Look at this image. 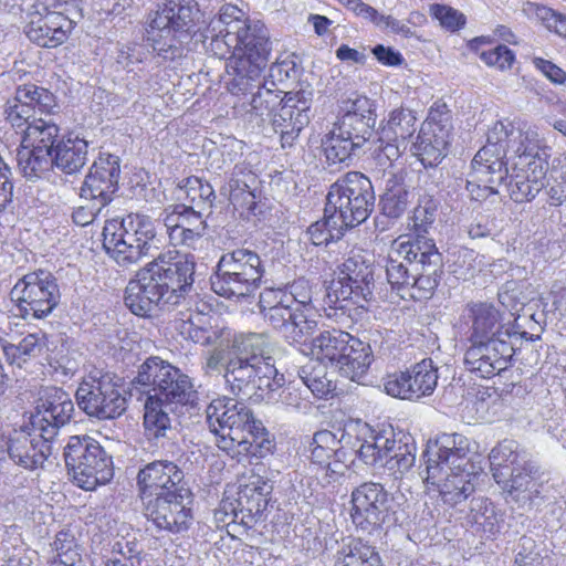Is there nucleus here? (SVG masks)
I'll return each instance as SVG.
<instances>
[{"label": "nucleus", "instance_id": "obj_1", "mask_svg": "<svg viewBox=\"0 0 566 566\" xmlns=\"http://www.w3.org/2000/svg\"><path fill=\"white\" fill-rule=\"evenodd\" d=\"M207 51L219 59L229 55L227 90L247 97L262 82L271 54L270 33L261 21H250L237 6L226 3L200 33Z\"/></svg>", "mask_w": 566, "mask_h": 566}, {"label": "nucleus", "instance_id": "obj_2", "mask_svg": "<svg viewBox=\"0 0 566 566\" xmlns=\"http://www.w3.org/2000/svg\"><path fill=\"white\" fill-rule=\"evenodd\" d=\"M193 274V255L175 250L161 253L128 282L125 304L139 316L148 315L156 306L176 305L191 287Z\"/></svg>", "mask_w": 566, "mask_h": 566}, {"label": "nucleus", "instance_id": "obj_3", "mask_svg": "<svg viewBox=\"0 0 566 566\" xmlns=\"http://www.w3.org/2000/svg\"><path fill=\"white\" fill-rule=\"evenodd\" d=\"M148 387L144 424H169L196 408L197 392L190 378L170 363L151 356L138 368L134 380Z\"/></svg>", "mask_w": 566, "mask_h": 566}, {"label": "nucleus", "instance_id": "obj_4", "mask_svg": "<svg viewBox=\"0 0 566 566\" xmlns=\"http://www.w3.org/2000/svg\"><path fill=\"white\" fill-rule=\"evenodd\" d=\"M441 273V254L431 239L400 242L386 264L388 282L416 301L433 295Z\"/></svg>", "mask_w": 566, "mask_h": 566}, {"label": "nucleus", "instance_id": "obj_5", "mask_svg": "<svg viewBox=\"0 0 566 566\" xmlns=\"http://www.w3.org/2000/svg\"><path fill=\"white\" fill-rule=\"evenodd\" d=\"M82 18L77 0L36 2L25 13L23 31L33 44L55 49L69 40Z\"/></svg>", "mask_w": 566, "mask_h": 566}, {"label": "nucleus", "instance_id": "obj_6", "mask_svg": "<svg viewBox=\"0 0 566 566\" xmlns=\"http://www.w3.org/2000/svg\"><path fill=\"white\" fill-rule=\"evenodd\" d=\"M155 239L150 218L143 214H127L122 219L108 220L103 229L105 251L123 266L137 263L148 255Z\"/></svg>", "mask_w": 566, "mask_h": 566}, {"label": "nucleus", "instance_id": "obj_7", "mask_svg": "<svg viewBox=\"0 0 566 566\" xmlns=\"http://www.w3.org/2000/svg\"><path fill=\"white\" fill-rule=\"evenodd\" d=\"M374 206L375 193L369 178L361 172L350 171L331 186L325 211L333 213L347 229L364 222Z\"/></svg>", "mask_w": 566, "mask_h": 566}, {"label": "nucleus", "instance_id": "obj_8", "mask_svg": "<svg viewBox=\"0 0 566 566\" xmlns=\"http://www.w3.org/2000/svg\"><path fill=\"white\" fill-rule=\"evenodd\" d=\"M64 461L73 482L85 491L105 485L114 476L112 457L87 436H72L69 439Z\"/></svg>", "mask_w": 566, "mask_h": 566}, {"label": "nucleus", "instance_id": "obj_9", "mask_svg": "<svg viewBox=\"0 0 566 566\" xmlns=\"http://www.w3.org/2000/svg\"><path fill=\"white\" fill-rule=\"evenodd\" d=\"M223 378L233 395H256L261 399H270V394L284 385V376L277 373L274 363L259 365L232 354L226 364Z\"/></svg>", "mask_w": 566, "mask_h": 566}, {"label": "nucleus", "instance_id": "obj_10", "mask_svg": "<svg viewBox=\"0 0 566 566\" xmlns=\"http://www.w3.org/2000/svg\"><path fill=\"white\" fill-rule=\"evenodd\" d=\"M60 128L51 119H33L21 137L17 153L20 170L27 178L40 177L52 167V154L59 140Z\"/></svg>", "mask_w": 566, "mask_h": 566}, {"label": "nucleus", "instance_id": "obj_11", "mask_svg": "<svg viewBox=\"0 0 566 566\" xmlns=\"http://www.w3.org/2000/svg\"><path fill=\"white\" fill-rule=\"evenodd\" d=\"M18 302L19 315L24 318L46 317L60 301V291L55 277L46 271L25 274L11 291Z\"/></svg>", "mask_w": 566, "mask_h": 566}, {"label": "nucleus", "instance_id": "obj_12", "mask_svg": "<svg viewBox=\"0 0 566 566\" xmlns=\"http://www.w3.org/2000/svg\"><path fill=\"white\" fill-rule=\"evenodd\" d=\"M374 269L369 255L352 250L340 265V276L335 283L337 300L352 301L364 308L374 298Z\"/></svg>", "mask_w": 566, "mask_h": 566}, {"label": "nucleus", "instance_id": "obj_13", "mask_svg": "<svg viewBox=\"0 0 566 566\" xmlns=\"http://www.w3.org/2000/svg\"><path fill=\"white\" fill-rule=\"evenodd\" d=\"M199 13L196 0H165L149 22V39L154 42L168 40V46H176L178 38L187 36Z\"/></svg>", "mask_w": 566, "mask_h": 566}, {"label": "nucleus", "instance_id": "obj_14", "mask_svg": "<svg viewBox=\"0 0 566 566\" xmlns=\"http://www.w3.org/2000/svg\"><path fill=\"white\" fill-rule=\"evenodd\" d=\"M80 408L98 420H109L120 416L126 409V399L109 375L84 380L76 390Z\"/></svg>", "mask_w": 566, "mask_h": 566}, {"label": "nucleus", "instance_id": "obj_15", "mask_svg": "<svg viewBox=\"0 0 566 566\" xmlns=\"http://www.w3.org/2000/svg\"><path fill=\"white\" fill-rule=\"evenodd\" d=\"M184 472L172 461L157 460L139 469L136 484L140 501L158 496H191L190 489L184 482Z\"/></svg>", "mask_w": 566, "mask_h": 566}, {"label": "nucleus", "instance_id": "obj_16", "mask_svg": "<svg viewBox=\"0 0 566 566\" xmlns=\"http://www.w3.org/2000/svg\"><path fill=\"white\" fill-rule=\"evenodd\" d=\"M352 521L357 528L373 534L390 517L389 495L382 484L365 482L352 492Z\"/></svg>", "mask_w": 566, "mask_h": 566}, {"label": "nucleus", "instance_id": "obj_17", "mask_svg": "<svg viewBox=\"0 0 566 566\" xmlns=\"http://www.w3.org/2000/svg\"><path fill=\"white\" fill-rule=\"evenodd\" d=\"M55 106L53 94L46 88L34 84L18 86L15 93L10 97L3 109L6 122L17 132L24 134L35 118V109L41 113H49Z\"/></svg>", "mask_w": 566, "mask_h": 566}, {"label": "nucleus", "instance_id": "obj_18", "mask_svg": "<svg viewBox=\"0 0 566 566\" xmlns=\"http://www.w3.org/2000/svg\"><path fill=\"white\" fill-rule=\"evenodd\" d=\"M464 354L467 369L481 378H490L505 370L514 354L510 339L502 335L489 340L470 342Z\"/></svg>", "mask_w": 566, "mask_h": 566}, {"label": "nucleus", "instance_id": "obj_19", "mask_svg": "<svg viewBox=\"0 0 566 566\" xmlns=\"http://www.w3.org/2000/svg\"><path fill=\"white\" fill-rule=\"evenodd\" d=\"M217 446L224 451L238 449V453H249L256 458L270 454L274 439L265 427H208Z\"/></svg>", "mask_w": 566, "mask_h": 566}, {"label": "nucleus", "instance_id": "obj_20", "mask_svg": "<svg viewBox=\"0 0 566 566\" xmlns=\"http://www.w3.org/2000/svg\"><path fill=\"white\" fill-rule=\"evenodd\" d=\"M312 92L297 91L285 94L284 103L273 114L272 127L281 137L282 147L292 146L311 119Z\"/></svg>", "mask_w": 566, "mask_h": 566}, {"label": "nucleus", "instance_id": "obj_21", "mask_svg": "<svg viewBox=\"0 0 566 566\" xmlns=\"http://www.w3.org/2000/svg\"><path fill=\"white\" fill-rule=\"evenodd\" d=\"M21 437L12 440L8 447L14 463L29 470L43 465L52 453V442L57 436L59 427H25Z\"/></svg>", "mask_w": 566, "mask_h": 566}, {"label": "nucleus", "instance_id": "obj_22", "mask_svg": "<svg viewBox=\"0 0 566 566\" xmlns=\"http://www.w3.org/2000/svg\"><path fill=\"white\" fill-rule=\"evenodd\" d=\"M191 496L174 494L142 501L146 518L158 530L180 533L189 527L191 510L187 506Z\"/></svg>", "mask_w": 566, "mask_h": 566}, {"label": "nucleus", "instance_id": "obj_23", "mask_svg": "<svg viewBox=\"0 0 566 566\" xmlns=\"http://www.w3.org/2000/svg\"><path fill=\"white\" fill-rule=\"evenodd\" d=\"M119 158L104 154L92 165L81 188V197L88 201H97L107 206L118 189L120 175Z\"/></svg>", "mask_w": 566, "mask_h": 566}, {"label": "nucleus", "instance_id": "obj_24", "mask_svg": "<svg viewBox=\"0 0 566 566\" xmlns=\"http://www.w3.org/2000/svg\"><path fill=\"white\" fill-rule=\"evenodd\" d=\"M478 473L473 471L470 461L459 462L446 467L444 472L437 478V481L427 476L424 482L438 488L444 503L457 505L465 501L475 491Z\"/></svg>", "mask_w": 566, "mask_h": 566}, {"label": "nucleus", "instance_id": "obj_25", "mask_svg": "<svg viewBox=\"0 0 566 566\" xmlns=\"http://www.w3.org/2000/svg\"><path fill=\"white\" fill-rule=\"evenodd\" d=\"M74 403L61 388L48 387L28 415L29 424H67L73 419Z\"/></svg>", "mask_w": 566, "mask_h": 566}, {"label": "nucleus", "instance_id": "obj_26", "mask_svg": "<svg viewBox=\"0 0 566 566\" xmlns=\"http://www.w3.org/2000/svg\"><path fill=\"white\" fill-rule=\"evenodd\" d=\"M494 481L499 484L504 493L512 496L513 500L534 501L539 496L541 484L539 467L530 458L523 461V464L512 467V469L500 470L493 474Z\"/></svg>", "mask_w": 566, "mask_h": 566}, {"label": "nucleus", "instance_id": "obj_27", "mask_svg": "<svg viewBox=\"0 0 566 566\" xmlns=\"http://www.w3.org/2000/svg\"><path fill=\"white\" fill-rule=\"evenodd\" d=\"M469 441L459 433H442L429 441L430 454L427 461L426 471L430 479L437 481L446 467L457 464L459 462L470 461L468 459Z\"/></svg>", "mask_w": 566, "mask_h": 566}, {"label": "nucleus", "instance_id": "obj_28", "mask_svg": "<svg viewBox=\"0 0 566 566\" xmlns=\"http://www.w3.org/2000/svg\"><path fill=\"white\" fill-rule=\"evenodd\" d=\"M375 118L366 97L356 98L335 124L334 130L355 143L359 149L373 135Z\"/></svg>", "mask_w": 566, "mask_h": 566}, {"label": "nucleus", "instance_id": "obj_29", "mask_svg": "<svg viewBox=\"0 0 566 566\" xmlns=\"http://www.w3.org/2000/svg\"><path fill=\"white\" fill-rule=\"evenodd\" d=\"M449 136V128L433 117H429L421 124L413 147L415 154L424 167L437 166L446 156Z\"/></svg>", "mask_w": 566, "mask_h": 566}, {"label": "nucleus", "instance_id": "obj_30", "mask_svg": "<svg viewBox=\"0 0 566 566\" xmlns=\"http://www.w3.org/2000/svg\"><path fill=\"white\" fill-rule=\"evenodd\" d=\"M548 170V161L538 158L526 167L514 165L513 174L510 176L507 191L515 202H525L534 199L545 185V177Z\"/></svg>", "mask_w": 566, "mask_h": 566}, {"label": "nucleus", "instance_id": "obj_31", "mask_svg": "<svg viewBox=\"0 0 566 566\" xmlns=\"http://www.w3.org/2000/svg\"><path fill=\"white\" fill-rule=\"evenodd\" d=\"M468 318L471 321L470 342L489 340L502 335L511 338V331L502 323L500 311L491 303L478 302L467 306Z\"/></svg>", "mask_w": 566, "mask_h": 566}, {"label": "nucleus", "instance_id": "obj_32", "mask_svg": "<svg viewBox=\"0 0 566 566\" xmlns=\"http://www.w3.org/2000/svg\"><path fill=\"white\" fill-rule=\"evenodd\" d=\"M472 170L467 180V190L471 198L476 201L485 200L491 195L497 192L500 186L507 177V168L493 163H476L475 158L471 163Z\"/></svg>", "mask_w": 566, "mask_h": 566}, {"label": "nucleus", "instance_id": "obj_33", "mask_svg": "<svg viewBox=\"0 0 566 566\" xmlns=\"http://www.w3.org/2000/svg\"><path fill=\"white\" fill-rule=\"evenodd\" d=\"M517 128L510 122L499 120L493 124L489 129L486 136V144L475 154L474 158L476 163H488L493 165H501L506 167L503 163V158L509 151H513V144L515 139Z\"/></svg>", "mask_w": 566, "mask_h": 566}, {"label": "nucleus", "instance_id": "obj_34", "mask_svg": "<svg viewBox=\"0 0 566 566\" xmlns=\"http://www.w3.org/2000/svg\"><path fill=\"white\" fill-rule=\"evenodd\" d=\"M352 337L350 334L340 329L325 331L313 337L308 345H305L303 352L312 356L317 363L329 364L335 368L342 354L346 352Z\"/></svg>", "mask_w": 566, "mask_h": 566}, {"label": "nucleus", "instance_id": "obj_35", "mask_svg": "<svg viewBox=\"0 0 566 566\" xmlns=\"http://www.w3.org/2000/svg\"><path fill=\"white\" fill-rule=\"evenodd\" d=\"M271 492L272 485L260 476L240 489L237 503L243 524L249 525L262 516L268 507Z\"/></svg>", "mask_w": 566, "mask_h": 566}, {"label": "nucleus", "instance_id": "obj_36", "mask_svg": "<svg viewBox=\"0 0 566 566\" xmlns=\"http://www.w3.org/2000/svg\"><path fill=\"white\" fill-rule=\"evenodd\" d=\"M261 280V274H255L254 277L245 276L237 271L217 268L214 275L211 276V289L227 298L245 297L260 287Z\"/></svg>", "mask_w": 566, "mask_h": 566}, {"label": "nucleus", "instance_id": "obj_37", "mask_svg": "<svg viewBox=\"0 0 566 566\" xmlns=\"http://www.w3.org/2000/svg\"><path fill=\"white\" fill-rule=\"evenodd\" d=\"M371 348L359 338L352 337L346 352H344L335 366V369L344 377L358 381L367 374L371 363Z\"/></svg>", "mask_w": 566, "mask_h": 566}, {"label": "nucleus", "instance_id": "obj_38", "mask_svg": "<svg viewBox=\"0 0 566 566\" xmlns=\"http://www.w3.org/2000/svg\"><path fill=\"white\" fill-rule=\"evenodd\" d=\"M209 424H255L256 419L250 408L226 397L217 398L206 409Z\"/></svg>", "mask_w": 566, "mask_h": 566}, {"label": "nucleus", "instance_id": "obj_39", "mask_svg": "<svg viewBox=\"0 0 566 566\" xmlns=\"http://www.w3.org/2000/svg\"><path fill=\"white\" fill-rule=\"evenodd\" d=\"M88 144L83 138L61 139L52 154V167L65 174H75L80 171L87 163Z\"/></svg>", "mask_w": 566, "mask_h": 566}, {"label": "nucleus", "instance_id": "obj_40", "mask_svg": "<svg viewBox=\"0 0 566 566\" xmlns=\"http://www.w3.org/2000/svg\"><path fill=\"white\" fill-rule=\"evenodd\" d=\"M512 154L516 157L514 165L526 167L533 164L538 158H545L547 161L549 157V148L543 145V140L536 129L527 128L525 130L517 129Z\"/></svg>", "mask_w": 566, "mask_h": 566}, {"label": "nucleus", "instance_id": "obj_41", "mask_svg": "<svg viewBox=\"0 0 566 566\" xmlns=\"http://www.w3.org/2000/svg\"><path fill=\"white\" fill-rule=\"evenodd\" d=\"M418 118L416 113L406 107L392 109L386 124L380 129L379 140H398L408 143L417 130Z\"/></svg>", "mask_w": 566, "mask_h": 566}, {"label": "nucleus", "instance_id": "obj_42", "mask_svg": "<svg viewBox=\"0 0 566 566\" xmlns=\"http://www.w3.org/2000/svg\"><path fill=\"white\" fill-rule=\"evenodd\" d=\"M269 345V337L264 333L242 334L235 337L231 354L242 356L259 365L273 363L272 357L265 356Z\"/></svg>", "mask_w": 566, "mask_h": 566}, {"label": "nucleus", "instance_id": "obj_43", "mask_svg": "<svg viewBox=\"0 0 566 566\" xmlns=\"http://www.w3.org/2000/svg\"><path fill=\"white\" fill-rule=\"evenodd\" d=\"M217 268L237 271L245 276H255V274L264 273V268L259 254L248 249H237L223 254Z\"/></svg>", "mask_w": 566, "mask_h": 566}, {"label": "nucleus", "instance_id": "obj_44", "mask_svg": "<svg viewBox=\"0 0 566 566\" xmlns=\"http://www.w3.org/2000/svg\"><path fill=\"white\" fill-rule=\"evenodd\" d=\"M470 516L489 537L500 533L504 515L485 497H474L471 501Z\"/></svg>", "mask_w": 566, "mask_h": 566}, {"label": "nucleus", "instance_id": "obj_45", "mask_svg": "<svg viewBox=\"0 0 566 566\" xmlns=\"http://www.w3.org/2000/svg\"><path fill=\"white\" fill-rule=\"evenodd\" d=\"M412 400L430 396L438 384V371L431 359H423L407 370Z\"/></svg>", "mask_w": 566, "mask_h": 566}, {"label": "nucleus", "instance_id": "obj_46", "mask_svg": "<svg viewBox=\"0 0 566 566\" xmlns=\"http://www.w3.org/2000/svg\"><path fill=\"white\" fill-rule=\"evenodd\" d=\"M45 346V338L43 333H31L23 337L19 344H2V350L7 360L11 365L27 363L31 358L38 357Z\"/></svg>", "mask_w": 566, "mask_h": 566}, {"label": "nucleus", "instance_id": "obj_47", "mask_svg": "<svg viewBox=\"0 0 566 566\" xmlns=\"http://www.w3.org/2000/svg\"><path fill=\"white\" fill-rule=\"evenodd\" d=\"M274 82H271V87L268 86L266 82H263L255 92H252L247 113L263 119L265 116H270L277 106H281L285 96L282 97V91L274 88Z\"/></svg>", "mask_w": 566, "mask_h": 566}, {"label": "nucleus", "instance_id": "obj_48", "mask_svg": "<svg viewBox=\"0 0 566 566\" xmlns=\"http://www.w3.org/2000/svg\"><path fill=\"white\" fill-rule=\"evenodd\" d=\"M163 221L166 230L206 229L203 212L186 205H175L166 209Z\"/></svg>", "mask_w": 566, "mask_h": 566}, {"label": "nucleus", "instance_id": "obj_49", "mask_svg": "<svg viewBox=\"0 0 566 566\" xmlns=\"http://www.w3.org/2000/svg\"><path fill=\"white\" fill-rule=\"evenodd\" d=\"M313 311H302L295 307L292 317L287 325H285L284 338L289 343H297L305 348L308 345L307 338L313 336L317 329V322L311 317Z\"/></svg>", "mask_w": 566, "mask_h": 566}, {"label": "nucleus", "instance_id": "obj_50", "mask_svg": "<svg viewBox=\"0 0 566 566\" xmlns=\"http://www.w3.org/2000/svg\"><path fill=\"white\" fill-rule=\"evenodd\" d=\"M528 454L518 449V443L514 440H503L494 447L490 453V463L492 474L497 473L501 469H512L523 461L527 460Z\"/></svg>", "mask_w": 566, "mask_h": 566}, {"label": "nucleus", "instance_id": "obj_51", "mask_svg": "<svg viewBox=\"0 0 566 566\" xmlns=\"http://www.w3.org/2000/svg\"><path fill=\"white\" fill-rule=\"evenodd\" d=\"M409 205V191L396 177L387 181L385 193L381 196L380 206L384 214L389 218H399Z\"/></svg>", "mask_w": 566, "mask_h": 566}, {"label": "nucleus", "instance_id": "obj_52", "mask_svg": "<svg viewBox=\"0 0 566 566\" xmlns=\"http://www.w3.org/2000/svg\"><path fill=\"white\" fill-rule=\"evenodd\" d=\"M179 188L193 209L203 212L212 207L216 199L214 190L209 182L203 181L201 178L188 177L182 180Z\"/></svg>", "mask_w": 566, "mask_h": 566}, {"label": "nucleus", "instance_id": "obj_53", "mask_svg": "<svg viewBox=\"0 0 566 566\" xmlns=\"http://www.w3.org/2000/svg\"><path fill=\"white\" fill-rule=\"evenodd\" d=\"M337 566H382L376 548L360 539L353 541L347 551L338 556Z\"/></svg>", "mask_w": 566, "mask_h": 566}, {"label": "nucleus", "instance_id": "obj_54", "mask_svg": "<svg viewBox=\"0 0 566 566\" xmlns=\"http://www.w3.org/2000/svg\"><path fill=\"white\" fill-rule=\"evenodd\" d=\"M323 364H308L300 369V377L306 387L305 394L310 390L318 398L326 397L334 390L332 380L326 377V369Z\"/></svg>", "mask_w": 566, "mask_h": 566}, {"label": "nucleus", "instance_id": "obj_55", "mask_svg": "<svg viewBox=\"0 0 566 566\" xmlns=\"http://www.w3.org/2000/svg\"><path fill=\"white\" fill-rule=\"evenodd\" d=\"M322 146L327 161L333 165L346 163L359 149L355 143L353 144L334 129L325 136Z\"/></svg>", "mask_w": 566, "mask_h": 566}, {"label": "nucleus", "instance_id": "obj_56", "mask_svg": "<svg viewBox=\"0 0 566 566\" xmlns=\"http://www.w3.org/2000/svg\"><path fill=\"white\" fill-rule=\"evenodd\" d=\"M344 230L345 228L336 217L324 210V218L308 227L307 235L314 245H322L340 239Z\"/></svg>", "mask_w": 566, "mask_h": 566}, {"label": "nucleus", "instance_id": "obj_57", "mask_svg": "<svg viewBox=\"0 0 566 566\" xmlns=\"http://www.w3.org/2000/svg\"><path fill=\"white\" fill-rule=\"evenodd\" d=\"M56 552V558L50 563H61L69 566H76L82 560L81 548L75 535L70 530L60 531L52 543Z\"/></svg>", "mask_w": 566, "mask_h": 566}, {"label": "nucleus", "instance_id": "obj_58", "mask_svg": "<svg viewBox=\"0 0 566 566\" xmlns=\"http://www.w3.org/2000/svg\"><path fill=\"white\" fill-rule=\"evenodd\" d=\"M523 11L530 19L541 21L548 30L566 38V17L564 14L535 2H526Z\"/></svg>", "mask_w": 566, "mask_h": 566}, {"label": "nucleus", "instance_id": "obj_59", "mask_svg": "<svg viewBox=\"0 0 566 566\" xmlns=\"http://www.w3.org/2000/svg\"><path fill=\"white\" fill-rule=\"evenodd\" d=\"M438 203L431 198H422L413 210L412 228L417 232L416 240L427 239L422 234L428 233L436 220Z\"/></svg>", "mask_w": 566, "mask_h": 566}, {"label": "nucleus", "instance_id": "obj_60", "mask_svg": "<svg viewBox=\"0 0 566 566\" xmlns=\"http://www.w3.org/2000/svg\"><path fill=\"white\" fill-rule=\"evenodd\" d=\"M304 394V390L295 386H289L281 394L282 403L286 407L287 411L296 416L317 412L318 408Z\"/></svg>", "mask_w": 566, "mask_h": 566}, {"label": "nucleus", "instance_id": "obj_61", "mask_svg": "<svg viewBox=\"0 0 566 566\" xmlns=\"http://www.w3.org/2000/svg\"><path fill=\"white\" fill-rule=\"evenodd\" d=\"M415 450L413 443L410 444L408 441L402 444L399 443L395 454L386 461L385 467L392 472L396 479L402 476L413 467L416 460Z\"/></svg>", "mask_w": 566, "mask_h": 566}, {"label": "nucleus", "instance_id": "obj_62", "mask_svg": "<svg viewBox=\"0 0 566 566\" xmlns=\"http://www.w3.org/2000/svg\"><path fill=\"white\" fill-rule=\"evenodd\" d=\"M145 45L138 43L123 44L118 48L116 63L123 69L133 71L135 65L144 62L148 56Z\"/></svg>", "mask_w": 566, "mask_h": 566}, {"label": "nucleus", "instance_id": "obj_63", "mask_svg": "<svg viewBox=\"0 0 566 566\" xmlns=\"http://www.w3.org/2000/svg\"><path fill=\"white\" fill-rule=\"evenodd\" d=\"M229 200L241 214L245 211L253 212L256 206L253 192L249 190L245 184L240 185L238 180L230 184Z\"/></svg>", "mask_w": 566, "mask_h": 566}, {"label": "nucleus", "instance_id": "obj_64", "mask_svg": "<svg viewBox=\"0 0 566 566\" xmlns=\"http://www.w3.org/2000/svg\"><path fill=\"white\" fill-rule=\"evenodd\" d=\"M379 142L381 146L375 151L374 160L386 171V169L391 167L392 163L407 149L408 143H400L398 140Z\"/></svg>", "mask_w": 566, "mask_h": 566}]
</instances>
